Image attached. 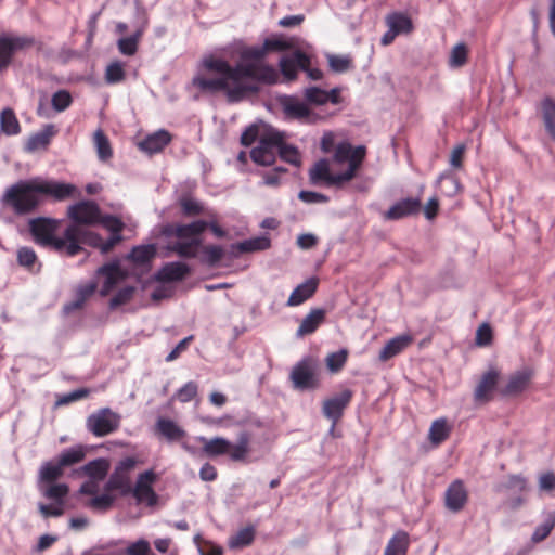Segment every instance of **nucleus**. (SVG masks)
Masks as SVG:
<instances>
[{
    "label": "nucleus",
    "instance_id": "obj_64",
    "mask_svg": "<svg viewBox=\"0 0 555 555\" xmlns=\"http://www.w3.org/2000/svg\"><path fill=\"white\" fill-rule=\"evenodd\" d=\"M179 204L185 216H195L203 212V205L190 196H182Z\"/></svg>",
    "mask_w": 555,
    "mask_h": 555
},
{
    "label": "nucleus",
    "instance_id": "obj_56",
    "mask_svg": "<svg viewBox=\"0 0 555 555\" xmlns=\"http://www.w3.org/2000/svg\"><path fill=\"white\" fill-rule=\"evenodd\" d=\"M125 79L124 64L120 61L111 63L105 70V81L108 85H115Z\"/></svg>",
    "mask_w": 555,
    "mask_h": 555
},
{
    "label": "nucleus",
    "instance_id": "obj_53",
    "mask_svg": "<svg viewBox=\"0 0 555 555\" xmlns=\"http://www.w3.org/2000/svg\"><path fill=\"white\" fill-rule=\"evenodd\" d=\"M201 65L208 72L219 74V77H225L229 68L228 61L220 57H214L212 55L204 56L201 61Z\"/></svg>",
    "mask_w": 555,
    "mask_h": 555
},
{
    "label": "nucleus",
    "instance_id": "obj_7",
    "mask_svg": "<svg viewBox=\"0 0 555 555\" xmlns=\"http://www.w3.org/2000/svg\"><path fill=\"white\" fill-rule=\"evenodd\" d=\"M317 363L312 357H304L292 369L291 379L296 389L308 390L319 386L315 375Z\"/></svg>",
    "mask_w": 555,
    "mask_h": 555
},
{
    "label": "nucleus",
    "instance_id": "obj_36",
    "mask_svg": "<svg viewBox=\"0 0 555 555\" xmlns=\"http://www.w3.org/2000/svg\"><path fill=\"white\" fill-rule=\"evenodd\" d=\"M330 164L326 158H321L309 170V180L313 185H326L331 177Z\"/></svg>",
    "mask_w": 555,
    "mask_h": 555
},
{
    "label": "nucleus",
    "instance_id": "obj_3",
    "mask_svg": "<svg viewBox=\"0 0 555 555\" xmlns=\"http://www.w3.org/2000/svg\"><path fill=\"white\" fill-rule=\"evenodd\" d=\"M60 220L50 217H36L28 220V231L33 241L42 247L62 250L65 241L56 236Z\"/></svg>",
    "mask_w": 555,
    "mask_h": 555
},
{
    "label": "nucleus",
    "instance_id": "obj_25",
    "mask_svg": "<svg viewBox=\"0 0 555 555\" xmlns=\"http://www.w3.org/2000/svg\"><path fill=\"white\" fill-rule=\"evenodd\" d=\"M326 311L323 308H313L302 319L300 325L296 331V337L300 338L306 335L314 333L318 327L324 322Z\"/></svg>",
    "mask_w": 555,
    "mask_h": 555
},
{
    "label": "nucleus",
    "instance_id": "obj_29",
    "mask_svg": "<svg viewBox=\"0 0 555 555\" xmlns=\"http://www.w3.org/2000/svg\"><path fill=\"white\" fill-rule=\"evenodd\" d=\"M192 85L203 93L215 94L228 89L225 77L206 78L203 75H195Z\"/></svg>",
    "mask_w": 555,
    "mask_h": 555
},
{
    "label": "nucleus",
    "instance_id": "obj_48",
    "mask_svg": "<svg viewBox=\"0 0 555 555\" xmlns=\"http://www.w3.org/2000/svg\"><path fill=\"white\" fill-rule=\"evenodd\" d=\"M451 427L446 418L435 420L429 428V440L433 444L442 443L450 435Z\"/></svg>",
    "mask_w": 555,
    "mask_h": 555
},
{
    "label": "nucleus",
    "instance_id": "obj_43",
    "mask_svg": "<svg viewBox=\"0 0 555 555\" xmlns=\"http://www.w3.org/2000/svg\"><path fill=\"white\" fill-rule=\"evenodd\" d=\"M386 23L398 35L409 34L413 29L412 20L404 13L392 12L387 15Z\"/></svg>",
    "mask_w": 555,
    "mask_h": 555
},
{
    "label": "nucleus",
    "instance_id": "obj_40",
    "mask_svg": "<svg viewBox=\"0 0 555 555\" xmlns=\"http://www.w3.org/2000/svg\"><path fill=\"white\" fill-rule=\"evenodd\" d=\"M249 441H250V434L246 430L241 431L237 435L236 443L233 444L228 452L230 459L234 462H240L245 460L246 455L249 452Z\"/></svg>",
    "mask_w": 555,
    "mask_h": 555
},
{
    "label": "nucleus",
    "instance_id": "obj_44",
    "mask_svg": "<svg viewBox=\"0 0 555 555\" xmlns=\"http://www.w3.org/2000/svg\"><path fill=\"white\" fill-rule=\"evenodd\" d=\"M224 257V249L220 245L204 246L198 255L199 262L207 267H216Z\"/></svg>",
    "mask_w": 555,
    "mask_h": 555
},
{
    "label": "nucleus",
    "instance_id": "obj_1",
    "mask_svg": "<svg viewBox=\"0 0 555 555\" xmlns=\"http://www.w3.org/2000/svg\"><path fill=\"white\" fill-rule=\"evenodd\" d=\"M76 193L77 188L73 183L34 177L18 180L8 188L2 203L16 216H26L35 212L48 199L63 202L73 198Z\"/></svg>",
    "mask_w": 555,
    "mask_h": 555
},
{
    "label": "nucleus",
    "instance_id": "obj_9",
    "mask_svg": "<svg viewBox=\"0 0 555 555\" xmlns=\"http://www.w3.org/2000/svg\"><path fill=\"white\" fill-rule=\"evenodd\" d=\"M95 274L104 278L103 285L100 289V295L102 297L107 296L118 283L122 282L128 276V273L121 268L120 260L118 258L99 267Z\"/></svg>",
    "mask_w": 555,
    "mask_h": 555
},
{
    "label": "nucleus",
    "instance_id": "obj_60",
    "mask_svg": "<svg viewBox=\"0 0 555 555\" xmlns=\"http://www.w3.org/2000/svg\"><path fill=\"white\" fill-rule=\"evenodd\" d=\"M305 100L312 105H324L327 103L325 90L319 87H308L304 91Z\"/></svg>",
    "mask_w": 555,
    "mask_h": 555
},
{
    "label": "nucleus",
    "instance_id": "obj_50",
    "mask_svg": "<svg viewBox=\"0 0 555 555\" xmlns=\"http://www.w3.org/2000/svg\"><path fill=\"white\" fill-rule=\"evenodd\" d=\"M554 527H555V511H551V512L546 513L543 522L534 529V531L531 535V542L534 544L542 542L550 535V533L552 532Z\"/></svg>",
    "mask_w": 555,
    "mask_h": 555
},
{
    "label": "nucleus",
    "instance_id": "obj_55",
    "mask_svg": "<svg viewBox=\"0 0 555 555\" xmlns=\"http://www.w3.org/2000/svg\"><path fill=\"white\" fill-rule=\"evenodd\" d=\"M135 293V287L132 285H127L120 288L109 300V309L115 310L118 307L126 305L129 302Z\"/></svg>",
    "mask_w": 555,
    "mask_h": 555
},
{
    "label": "nucleus",
    "instance_id": "obj_38",
    "mask_svg": "<svg viewBox=\"0 0 555 555\" xmlns=\"http://www.w3.org/2000/svg\"><path fill=\"white\" fill-rule=\"evenodd\" d=\"M541 113L545 131L555 140V101L545 96L541 102Z\"/></svg>",
    "mask_w": 555,
    "mask_h": 555
},
{
    "label": "nucleus",
    "instance_id": "obj_54",
    "mask_svg": "<svg viewBox=\"0 0 555 555\" xmlns=\"http://www.w3.org/2000/svg\"><path fill=\"white\" fill-rule=\"evenodd\" d=\"M267 53L263 46H249L245 47L240 52V59L246 62H255L256 64H264Z\"/></svg>",
    "mask_w": 555,
    "mask_h": 555
},
{
    "label": "nucleus",
    "instance_id": "obj_24",
    "mask_svg": "<svg viewBox=\"0 0 555 555\" xmlns=\"http://www.w3.org/2000/svg\"><path fill=\"white\" fill-rule=\"evenodd\" d=\"M196 440L203 443V453L208 457L225 455L232 447V442L223 437L208 439L204 436H198Z\"/></svg>",
    "mask_w": 555,
    "mask_h": 555
},
{
    "label": "nucleus",
    "instance_id": "obj_30",
    "mask_svg": "<svg viewBox=\"0 0 555 555\" xmlns=\"http://www.w3.org/2000/svg\"><path fill=\"white\" fill-rule=\"evenodd\" d=\"M63 469L56 459L42 463L39 468L38 485L54 483L63 476Z\"/></svg>",
    "mask_w": 555,
    "mask_h": 555
},
{
    "label": "nucleus",
    "instance_id": "obj_34",
    "mask_svg": "<svg viewBox=\"0 0 555 555\" xmlns=\"http://www.w3.org/2000/svg\"><path fill=\"white\" fill-rule=\"evenodd\" d=\"M16 258L18 266L30 273H38L41 269V263L38 262V257L31 247H20L16 251Z\"/></svg>",
    "mask_w": 555,
    "mask_h": 555
},
{
    "label": "nucleus",
    "instance_id": "obj_14",
    "mask_svg": "<svg viewBox=\"0 0 555 555\" xmlns=\"http://www.w3.org/2000/svg\"><path fill=\"white\" fill-rule=\"evenodd\" d=\"M192 268L182 261L166 262L154 275L153 280L159 283H173L183 281Z\"/></svg>",
    "mask_w": 555,
    "mask_h": 555
},
{
    "label": "nucleus",
    "instance_id": "obj_8",
    "mask_svg": "<svg viewBox=\"0 0 555 555\" xmlns=\"http://www.w3.org/2000/svg\"><path fill=\"white\" fill-rule=\"evenodd\" d=\"M67 215L72 220L70 224L94 225L100 222V207L93 201H81L68 207Z\"/></svg>",
    "mask_w": 555,
    "mask_h": 555
},
{
    "label": "nucleus",
    "instance_id": "obj_45",
    "mask_svg": "<svg viewBox=\"0 0 555 555\" xmlns=\"http://www.w3.org/2000/svg\"><path fill=\"white\" fill-rule=\"evenodd\" d=\"M208 228V221L195 220L188 224H178L176 236L180 240H189L190 237L201 235Z\"/></svg>",
    "mask_w": 555,
    "mask_h": 555
},
{
    "label": "nucleus",
    "instance_id": "obj_61",
    "mask_svg": "<svg viewBox=\"0 0 555 555\" xmlns=\"http://www.w3.org/2000/svg\"><path fill=\"white\" fill-rule=\"evenodd\" d=\"M115 502V496L109 494L108 491H105L102 494L94 495L89 501V506L96 511H107L109 509Z\"/></svg>",
    "mask_w": 555,
    "mask_h": 555
},
{
    "label": "nucleus",
    "instance_id": "obj_15",
    "mask_svg": "<svg viewBox=\"0 0 555 555\" xmlns=\"http://www.w3.org/2000/svg\"><path fill=\"white\" fill-rule=\"evenodd\" d=\"M422 202L418 197H405L396 202L385 214V220H400L420 214Z\"/></svg>",
    "mask_w": 555,
    "mask_h": 555
},
{
    "label": "nucleus",
    "instance_id": "obj_26",
    "mask_svg": "<svg viewBox=\"0 0 555 555\" xmlns=\"http://www.w3.org/2000/svg\"><path fill=\"white\" fill-rule=\"evenodd\" d=\"M270 246L271 240L267 234H264L234 243L231 245V249L234 253V256H237L238 254L266 250L269 249Z\"/></svg>",
    "mask_w": 555,
    "mask_h": 555
},
{
    "label": "nucleus",
    "instance_id": "obj_4",
    "mask_svg": "<svg viewBox=\"0 0 555 555\" xmlns=\"http://www.w3.org/2000/svg\"><path fill=\"white\" fill-rule=\"evenodd\" d=\"M282 131L269 127L260 135L258 145L250 151L251 160L260 166H271L275 163Z\"/></svg>",
    "mask_w": 555,
    "mask_h": 555
},
{
    "label": "nucleus",
    "instance_id": "obj_5",
    "mask_svg": "<svg viewBox=\"0 0 555 555\" xmlns=\"http://www.w3.org/2000/svg\"><path fill=\"white\" fill-rule=\"evenodd\" d=\"M121 416L109 408H101L86 421L87 429L95 437L107 436L118 429Z\"/></svg>",
    "mask_w": 555,
    "mask_h": 555
},
{
    "label": "nucleus",
    "instance_id": "obj_10",
    "mask_svg": "<svg viewBox=\"0 0 555 555\" xmlns=\"http://www.w3.org/2000/svg\"><path fill=\"white\" fill-rule=\"evenodd\" d=\"M157 476L153 469H147L140 474L131 493L138 503L145 502L147 506H154L158 502V495L152 488V483Z\"/></svg>",
    "mask_w": 555,
    "mask_h": 555
},
{
    "label": "nucleus",
    "instance_id": "obj_33",
    "mask_svg": "<svg viewBox=\"0 0 555 555\" xmlns=\"http://www.w3.org/2000/svg\"><path fill=\"white\" fill-rule=\"evenodd\" d=\"M109 469V463L104 457L92 460L85 464L80 470L94 481L103 480Z\"/></svg>",
    "mask_w": 555,
    "mask_h": 555
},
{
    "label": "nucleus",
    "instance_id": "obj_41",
    "mask_svg": "<svg viewBox=\"0 0 555 555\" xmlns=\"http://www.w3.org/2000/svg\"><path fill=\"white\" fill-rule=\"evenodd\" d=\"M39 490L41 491L43 496H46L49 500H52L53 503L64 505L65 498L69 492V487L66 483L54 482L39 486Z\"/></svg>",
    "mask_w": 555,
    "mask_h": 555
},
{
    "label": "nucleus",
    "instance_id": "obj_63",
    "mask_svg": "<svg viewBox=\"0 0 555 555\" xmlns=\"http://www.w3.org/2000/svg\"><path fill=\"white\" fill-rule=\"evenodd\" d=\"M347 351L340 349L339 351L332 352L326 357V365L331 372H338L347 361Z\"/></svg>",
    "mask_w": 555,
    "mask_h": 555
},
{
    "label": "nucleus",
    "instance_id": "obj_52",
    "mask_svg": "<svg viewBox=\"0 0 555 555\" xmlns=\"http://www.w3.org/2000/svg\"><path fill=\"white\" fill-rule=\"evenodd\" d=\"M94 144L101 162H106L112 157L113 152L109 140L101 129H98L94 133Z\"/></svg>",
    "mask_w": 555,
    "mask_h": 555
},
{
    "label": "nucleus",
    "instance_id": "obj_58",
    "mask_svg": "<svg viewBox=\"0 0 555 555\" xmlns=\"http://www.w3.org/2000/svg\"><path fill=\"white\" fill-rule=\"evenodd\" d=\"M73 102V98L67 90H57L53 93L51 99V104L54 111L64 112L66 108L70 106Z\"/></svg>",
    "mask_w": 555,
    "mask_h": 555
},
{
    "label": "nucleus",
    "instance_id": "obj_49",
    "mask_svg": "<svg viewBox=\"0 0 555 555\" xmlns=\"http://www.w3.org/2000/svg\"><path fill=\"white\" fill-rule=\"evenodd\" d=\"M0 128L8 135L18 134L21 131L20 122L12 108H4L0 114Z\"/></svg>",
    "mask_w": 555,
    "mask_h": 555
},
{
    "label": "nucleus",
    "instance_id": "obj_59",
    "mask_svg": "<svg viewBox=\"0 0 555 555\" xmlns=\"http://www.w3.org/2000/svg\"><path fill=\"white\" fill-rule=\"evenodd\" d=\"M79 235L82 241V244L91 246L93 248H98L103 253V247L105 245V241L99 235L98 233H94L92 231L86 230L85 228L79 227Z\"/></svg>",
    "mask_w": 555,
    "mask_h": 555
},
{
    "label": "nucleus",
    "instance_id": "obj_31",
    "mask_svg": "<svg viewBox=\"0 0 555 555\" xmlns=\"http://www.w3.org/2000/svg\"><path fill=\"white\" fill-rule=\"evenodd\" d=\"M61 238L65 241L63 249L66 250L67 256L74 257L82 250V241L80 238L79 227L77 224H69L65 229L64 235Z\"/></svg>",
    "mask_w": 555,
    "mask_h": 555
},
{
    "label": "nucleus",
    "instance_id": "obj_42",
    "mask_svg": "<svg viewBox=\"0 0 555 555\" xmlns=\"http://www.w3.org/2000/svg\"><path fill=\"white\" fill-rule=\"evenodd\" d=\"M54 134H55L54 125H52V124L46 125L42 130H40L29 137L27 144H26V149L28 151H35V150H38L39 147H46Z\"/></svg>",
    "mask_w": 555,
    "mask_h": 555
},
{
    "label": "nucleus",
    "instance_id": "obj_20",
    "mask_svg": "<svg viewBox=\"0 0 555 555\" xmlns=\"http://www.w3.org/2000/svg\"><path fill=\"white\" fill-rule=\"evenodd\" d=\"M157 248L155 244L137 245L127 254L126 259L144 270H150L152 260L156 256Z\"/></svg>",
    "mask_w": 555,
    "mask_h": 555
},
{
    "label": "nucleus",
    "instance_id": "obj_19",
    "mask_svg": "<svg viewBox=\"0 0 555 555\" xmlns=\"http://www.w3.org/2000/svg\"><path fill=\"white\" fill-rule=\"evenodd\" d=\"M319 285L318 278H309L305 282L298 284L294 291L291 293L286 306L288 307H297L301 304H304L306 300L311 298Z\"/></svg>",
    "mask_w": 555,
    "mask_h": 555
},
{
    "label": "nucleus",
    "instance_id": "obj_13",
    "mask_svg": "<svg viewBox=\"0 0 555 555\" xmlns=\"http://www.w3.org/2000/svg\"><path fill=\"white\" fill-rule=\"evenodd\" d=\"M155 435L167 443H176L183 440L188 433L171 418L159 416L154 425Z\"/></svg>",
    "mask_w": 555,
    "mask_h": 555
},
{
    "label": "nucleus",
    "instance_id": "obj_51",
    "mask_svg": "<svg viewBox=\"0 0 555 555\" xmlns=\"http://www.w3.org/2000/svg\"><path fill=\"white\" fill-rule=\"evenodd\" d=\"M436 182L447 196L455 195L461 189L460 181L449 170L441 172Z\"/></svg>",
    "mask_w": 555,
    "mask_h": 555
},
{
    "label": "nucleus",
    "instance_id": "obj_57",
    "mask_svg": "<svg viewBox=\"0 0 555 555\" xmlns=\"http://www.w3.org/2000/svg\"><path fill=\"white\" fill-rule=\"evenodd\" d=\"M327 61L334 73L343 74L351 68V59L347 55L327 54Z\"/></svg>",
    "mask_w": 555,
    "mask_h": 555
},
{
    "label": "nucleus",
    "instance_id": "obj_27",
    "mask_svg": "<svg viewBox=\"0 0 555 555\" xmlns=\"http://www.w3.org/2000/svg\"><path fill=\"white\" fill-rule=\"evenodd\" d=\"M147 26V20H144L135 29V31L128 36L121 37L117 40L118 51L126 56H132L137 53L139 42L144 34Z\"/></svg>",
    "mask_w": 555,
    "mask_h": 555
},
{
    "label": "nucleus",
    "instance_id": "obj_46",
    "mask_svg": "<svg viewBox=\"0 0 555 555\" xmlns=\"http://www.w3.org/2000/svg\"><path fill=\"white\" fill-rule=\"evenodd\" d=\"M256 529L249 525L236 532V534L230 537L228 545L230 548H243L253 543L255 539Z\"/></svg>",
    "mask_w": 555,
    "mask_h": 555
},
{
    "label": "nucleus",
    "instance_id": "obj_39",
    "mask_svg": "<svg viewBox=\"0 0 555 555\" xmlns=\"http://www.w3.org/2000/svg\"><path fill=\"white\" fill-rule=\"evenodd\" d=\"M85 456L86 448L83 446L77 444L62 450L56 460L60 465L65 468L80 463Z\"/></svg>",
    "mask_w": 555,
    "mask_h": 555
},
{
    "label": "nucleus",
    "instance_id": "obj_16",
    "mask_svg": "<svg viewBox=\"0 0 555 555\" xmlns=\"http://www.w3.org/2000/svg\"><path fill=\"white\" fill-rule=\"evenodd\" d=\"M351 398L352 391L345 389L340 393L325 400L322 409L323 415L334 424H337Z\"/></svg>",
    "mask_w": 555,
    "mask_h": 555
},
{
    "label": "nucleus",
    "instance_id": "obj_17",
    "mask_svg": "<svg viewBox=\"0 0 555 555\" xmlns=\"http://www.w3.org/2000/svg\"><path fill=\"white\" fill-rule=\"evenodd\" d=\"M532 378V371L528 367L512 373L506 385L499 389L502 397L518 396L526 390Z\"/></svg>",
    "mask_w": 555,
    "mask_h": 555
},
{
    "label": "nucleus",
    "instance_id": "obj_18",
    "mask_svg": "<svg viewBox=\"0 0 555 555\" xmlns=\"http://www.w3.org/2000/svg\"><path fill=\"white\" fill-rule=\"evenodd\" d=\"M467 491L462 480H454L446 490V507L454 513L460 512L467 502Z\"/></svg>",
    "mask_w": 555,
    "mask_h": 555
},
{
    "label": "nucleus",
    "instance_id": "obj_2",
    "mask_svg": "<svg viewBox=\"0 0 555 555\" xmlns=\"http://www.w3.org/2000/svg\"><path fill=\"white\" fill-rule=\"evenodd\" d=\"M225 79L227 82H242V79H250L255 82L271 86L279 81V73L270 64H256L240 59L235 65L229 63Z\"/></svg>",
    "mask_w": 555,
    "mask_h": 555
},
{
    "label": "nucleus",
    "instance_id": "obj_6",
    "mask_svg": "<svg viewBox=\"0 0 555 555\" xmlns=\"http://www.w3.org/2000/svg\"><path fill=\"white\" fill-rule=\"evenodd\" d=\"M34 43L35 38L31 36L0 35V73L10 66L15 53L34 46Z\"/></svg>",
    "mask_w": 555,
    "mask_h": 555
},
{
    "label": "nucleus",
    "instance_id": "obj_35",
    "mask_svg": "<svg viewBox=\"0 0 555 555\" xmlns=\"http://www.w3.org/2000/svg\"><path fill=\"white\" fill-rule=\"evenodd\" d=\"M409 548V534L403 531H397L388 541L384 555H406Z\"/></svg>",
    "mask_w": 555,
    "mask_h": 555
},
{
    "label": "nucleus",
    "instance_id": "obj_22",
    "mask_svg": "<svg viewBox=\"0 0 555 555\" xmlns=\"http://www.w3.org/2000/svg\"><path fill=\"white\" fill-rule=\"evenodd\" d=\"M170 141V133L165 129H159L151 134H147L142 141H140L139 149L152 155L163 151Z\"/></svg>",
    "mask_w": 555,
    "mask_h": 555
},
{
    "label": "nucleus",
    "instance_id": "obj_28",
    "mask_svg": "<svg viewBox=\"0 0 555 555\" xmlns=\"http://www.w3.org/2000/svg\"><path fill=\"white\" fill-rule=\"evenodd\" d=\"M259 90V86L255 82H232V86L228 83V89H224L223 92L229 103H238L248 94L258 93Z\"/></svg>",
    "mask_w": 555,
    "mask_h": 555
},
{
    "label": "nucleus",
    "instance_id": "obj_32",
    "mask_svg": "<svg viewBox=\"0 0 555 555\" xmlns=\"http://www.w3.org/2000/svg\"><path fill=\"white\" fill-rule=\"evenodd\" d=\"M411 341L412 338L409 335H400L390 339L379 351V359L382 361H387L396 357L406 348Z\"/></svg>",
    "mask_w": 555,
    "mask_h": 555
},
{
    "label": "nucleus",
    "instance_id": "obj_62",
    "mask_svg": "<svg viewBox=\"0 0 555 555\" xmlns=\"http://www.w3.org/2000/svg\"><path fill=\"white\" fill-rule=\"evenodd\" d=\"M357 152L358 146H352L349 142H340L335 149L334 159L338 164H344Z\"/></svg>",
    "mask_w": 555,
    "mask_h": 555
},
{
    "label": "nucleus",
    "instance_id": "obj_11",
    "mask_svg": "<svg viewBox=\"0 0 555 555\" xmlns=\"http://www.w3.org/2000/svg\"><path fill=\"white\" fill-rule=\"evenodd\" d=\"M310 62V56L302 50L297 49L291 54L283 55L279 61V67L285 79L294 80L297 77L298 70H301L305 64Z\"/></svg>",
    "mask_w": 555,
    "mask_h": 555
},
{
    "label": "nucleus",
    "instance_id": "obj_21",
    "mask_svg": "<svg viewBox=\"0 0 555 555\" xmlns=\"http://www.w3.org/2000/svg\"><path fill=\"white\" fill-rule=\"evenodd\" d=\"M280 105L283 113L288 118L304 119L308 118L311 114L308 105L294 95H283L280 98Z\"/></svg>",
    "mask_w": 555,
    "mask_h": 555
},
{
    "label": "nucleus",
    "instance_id": "obj_47",
    "mask_svg": "<svg viewBox=\"0 0 555 555\" xmlns=\"http://www.w3.org/2000/svg\"><path fill=\"white\" fill-rule=\"evenodd\" d=\"M278 155L283 162L293 166H299L301 163L298 149L295 145L285 142L284 132H282V139L279 143Z\"/></svg>",
    "mask_w": 555,
    "mask_h": 555
},
{
    "label": "nucleus",
    "instance_id": "obj_12",
    "mask_svg": "<svg viewBox=\"0 0 555 555\" xmlns=\"http://www.w3.org/2000/svg\"><path fill=\"white\" fill-rule=\"evenodd\" d=\"M500 375V371L493 366L481 375L474 390L475 402L486 403L491 400L492 392L498 388Z\"/></svg>",
    "mask_w": 555,
    "mask_h": 555
},
{
    "label": "nucleus",
    "instance_id": "obj_37",
    "mask_svg": "<svg viewBox=\"0 0 555 555\" xmlns=\"http://www.w3.org/2000/svg\"><path fill=\"white\" fill-rule=\"evenodd\" d=\"M105 491L118 490L121 495H128L132 491V487L129 478L121 472H118V468L111 474L108 480L104 486Z\"/></svg>",
    "mask_w": 555,
    "mask_h": 555
},
{
    "label": "nucleus",
    "instance_id": "obj_23",
    "mask_svg": "<svg viewBox=\"0 0 555 555\" xmlns=\"http://www.w3.org/2000/svg\"><path fill=\"white\" fill-rule=\"evenodd\" d=\"M99 223L103 224L107 230L111 231V235L105 241V245L103 247V253H108L117 243L122 240L120 232L124 228V223L118 217L113 215H105L104 217L100 215Z\"/></svg>",
    "mask_w": 555,
    "mask_h": 555
}]
</instances>
